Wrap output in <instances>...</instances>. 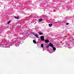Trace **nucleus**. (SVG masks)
I'll return each instance as SVG.
<instances>
[{"instance_id": "nucleus-5", "label": "nucleus", "mask_w": 74, "mask_h": 74, "mask_svg": "<svg viewBox=\"0 0 74 74\" xmlns=\"http://www.w3.org/2000/svg\"><path fill=\"white\" fill-rule=\"evenodd\" d=\"M45 42H46V43H47V42H49V40H45Z\"/></svg>"}, {"instance_id": "nucleus-16", "label": "nucleus", "mask_w": 74, "mask_h": 74, "mask_svg": "<svg viewBox=\"0 0 74 74\" xmlns=\"http://www.w3.org/2000/svg\"><path fill=\"white\" fill-rule=\"evenodd\" d=\"M12 27H13V28H15L14 27H13V26H12Z\"/></svg>"}, {"instance_id": "nucleus-11", "label": "nucleus", "mask_w": 74, "mask_h": 74, "mask_svg": "<svg viewBox=\"0 0 74 74\" xmlns=\"http://www.w3.org/2000/svg\"><path fill=\"white\" fill-rule=\"evenodd\" d=\"M49 26L50 27H51V24H49Z\"/></svg>"}, {"instance_id": "nucleus-2", "label": "nucleus", "mask_w": 74, "mask_h": 74, "mask_svg": "<svg viewBox=\"0 0 74 74\" xmlns=\"http://www.w3.org/2000/svg\"><path fill=\"white\" fill-rule=\"evenodd\" d=\"M49 46H50V47H52H52H53V44H52V43H49Z\"/></svg>"}, {"instance_id": "nucleus-3", "label": "nucleus", "mask_w": 74, "mask_h": 74, "mask_svg": "<svg viewBox=\"0 0 74 74\" xmlns=\"http://www.w3.org/2000/svg\"><path fill=\"white\" fill-rule=\"evenodd\" d=\"M34 35L36 37H37V38H38V34H34Z\"/></svg>"}, {"instance_id": "nucleus-7", "label": "nucleus", "mask_w": 74, "mask_h": 74, "mask_svg": "<svg viewBox=\"0 0 74 74\" xmlns=\"http://www.w3.org/2000/svg\"><path fill=\"white\" fill-rule=\"evenodd\" d=\"M42 21V18L38 20V21L39 22H41Z\"/></svg>"}, {"instance_id": "nucleus-4", "label": "nucleus", "mask_w": 74, "mask_h": 74, "mask_svg": "<svg viewBox=\"0 0 74 74\" xmlns=\"http://www.w3.org/2000/svg\"><path fill=\"white\" fill-rule=\"evenodd\" d=\"M19 18V16H18V17H16V16H14V18L16 19H18Z\"/></svg>"}, {"instance_id": "nucleus-14", "label": "nucleus", "mask_w": 74, "mask_h": 74, "mask_svg": "<svg viewBox=\"0 0 74 74\" xmlns=\"http://www.w3.org/2000/svg\"><path fill=\"white\" fill-rule=\"evenodd\" d=\"M49 45L47 46V47H49Z\"/></svg>"}, {"instance_id": "nucleus-12", "label": "nucleus", "mask_w": 74, "mask_h": 74, "mask_svg": "<svg viewBox=\"0 0 74 74\" xmlns=\"http://www.w3.org/2000/svg\"><path fill=\"white\" fill-rule=\"evenodd\" d=\"M66 25H69V24L68 23H66Z\"/></svg>"}, {"instance_id": "nucleus-6", "label": "nucleus", "mask_w": 74, "mask_h": 74, "mask_svg": "<svg viewBox=\"0 0 74 74\" xmlns=\"http://www.w3.org/2000/svg\"><path fill=\"white\" fill-rule=\"evenodd\" d=\"M52 48H53V51H55L56 50V47H55L53 46Z\"/></svg>"}, {"instance_id": "nucleus-8", "label": "nucleus", "mask_w": 74, "mask_h": 74, "mask_svg": "<svg viewBox=\"0 0 74 74\" xmlns=\"http://www.w3.org/2000/svg\"><path fill=\"white\" fill-rule=\"evenodd\" d=\"M33 42L34 44H37V42H36V41L34 40H33Z\"/></svg>"}, {"instance_id": "nucleus-17", "label": "nucleus", "mask_w": 74, "mask_h": 74, "mask_svg": "<svg viewBox=\"0 0 74 74\" xmlns=\"http://www.w3.org/2000/svg\"><path fill=\"white\" fill-rule=\"evenodd\" d=\"M8 47H7V48H8Z\"/></svg>"}, {"instance_id": "nucleus-13", "label": "nucleus", "mask_w": 74, "mask_h": 74, "mask_svg": "<svg viewBox=\"0 0 74 74\" xmlns=\"http://www.w3.org/2000/svg\"><path fill=\"white\" fill-rule=\"evenodd\" d=\"M10 21H8V24H9V23H10Z\"/></svg>"}, {"instance_id": "nucleus-15", "label": "nucleus", "mask_w": 74, "mask_h": 74, "mask_svg": "<svg viewBox=\"0 0 74 74\" xmlns=\"http://www.w3.org/2000/svg\"><path fill=\"white\" fill-rule=\"evenodd\" d=\"M50 25H51V26H52V24H50Z\"/></svg>"}, {"instance_id": "nucleus-1", "label": "nucleus", "mask_w": 74, "mask_h": 74, "mask_svg": "<svg viewBox=\"0 0 74 74\" xmlns=\"http://www.w3.org/2000/svg\"><path fill=\"white\" fill-rule=\"evenodd\" d=\"M40 39L42 41L44 40V37L43 36H40Z\"/></svg>"}, {"instance_id": "nucleus-10", "label": "nucleus", "mask_w": 74, "mask_h": 74, "mask_svg": "<svg viewBox=\"0 0 74 74\" xmlns=\"http://www.w3.org/2000/svg\"><path fill=\"white\" fill-rule=\"evenodd\" d=\"M39 34L40 35H41V34H42V33H41V32H40L39 33Z\"/></svg>"}, {"instance_id": "nucleus-9", "label": "nucleus", "mask_w": 74, "mask_h": 74, "mask_svg": "<svg viewBox=\"0 0 74 74\" xmlns=\"http://www.w3.org/2000/svg\"><path fill=\"white\" fill-rule=\"evenodd\" d=\"M41 47L42 48H43V47H44V44H42L41 45Z\"/></svg>"}]
</instances>
